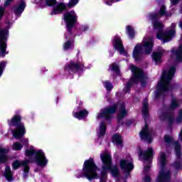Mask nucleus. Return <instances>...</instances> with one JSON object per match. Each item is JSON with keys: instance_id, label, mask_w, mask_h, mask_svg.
Masks as SVG:
<instances>
[{"instance_id": "obj_1", "label": "nucleus", "mask_w": 182, "mask_h": 182, "mask_svg": "<svg viewBox=\"0 0 182 182\" xmlns=\"http://www.w3.org/2000/svg\"><path fill=\"white\" fill-rule=\"evenodd\" d=\"M26 157H29L28 161H20L18 160L15 161L12 164V168L14 170H18L19 167H23V177L26 178L28 177V173H29V166H28V163H36L37 166H40V167H46L49 160L46 159V156H45V152L43 151L38 149L35 150L33 146H30V148L26 150Z\"/></svg>"}, {"instance_id": "obj_2", "label": "nucleus", "mask_w": 182, "mask_h": 182, "mask_svg": "<svg viewBox=\"0 0 182 182\" xmlns=\"http://www.w3.org/2000/svg\"><path fill=\"white\" fill-rule=\"evenodd\" d=\"M159 18V14H151L149 15V19H151L154 23V28L155 31H158L156 38L157 39L162 41L164 43H166V42H170L173 38V36L176 35V26H177V25L173 23L171 26V29L168 32L164 33V31H163L164 26L158 21Z\"/></svg>"}, {"instance_id": "obj_3", "label": "nucleus", "mask_w": 182, "mask_h": 182, "mask_svg": "<svg viewBox=\"0 0 182 182\" xmlns=\"http://www.w3.org/2000/svg\"><path fill=\"white\" fill-rule=\"evenodd\" d=\"M117 109H119L117 114L118 123L119 124H123V122H120V120L124 119L125 116H127V110H126L124 103L118 105L114 104L109 107L100 109V112L97 114L96 118L98 120H100V119L111 120V119H113L112 114H114Z\"/></svg>"}, {"instance_id": "obj_4", "label": "nucleus", "mask_w": 182, "mask_h": 182, "mask_svg": "<svg viewBox=\"0 0 182 182\" xmlns=\"http://www.w3.org/2000/svg\"><path fill=\"white\" fill-rule=\"evenodd\" d=\"M100 159L102 161V168L100 172V182H107V173L111 172L114 177L119 176V168L117 166L112 167V155L108 152H102L100 154Z\"/></svg>"}, {"instance_id": "obj_5", "label": "nucleus", "mask_w": 182, "mask_h": 182, "mask_svg": "<svg viewBox=\"0 0 182 182\" xmlns=\"http://www.w3.org/2000/svg\"><path fill=\"white\" fill-rule=\"evenodd\" d=\"M64 21L66 23L68 31V32L65 34V38L68 41L63 45V50H69V49H72V48H73V43L70 41L71 39H73L72 29L77 21V16L76 15L75 11L65 13L64 14Z\"/></svg>"}, {"instance_id": "obj_6", "label": "nucleus", "mask_w": 182, "mask_h": 182, "mask_svg": "<svg viewBox=\"0 0 182 182\" xmlns=\"http://www.w3.org/2000/svg\"><path fill=\"white\" fill-rule=\"evenodd\" d=\"M99 168L95 164V161L90 159L85 161L82 171H75V177L77 178H83L85 177L92 181L93 178H99Z\"/></svg>"}, {"instance_id": "obj_7", "label": "nucleus", "mask_w": 182, "mask_h": 182, "mask_svg": "<svg viewBox=\"0 0 182 182\" xmlns=\"http://www.w3.org/2000/svg\"><path fill=\"white\" fill-rule=\"evenodd\" d=\"M154 43L153 38L144 37L142 44H138L134 48L133 58L135 60H140L143 58V55H150L153 50Z\"/></svg>"}, {"instance_id": "obj_8", "label": "nucleus", "mask_w": 182, "mask_h": 182, "mask_svg": "<svg viewBox=\"0 0 182 182\" xmlns=\"http://www.w3.org/2000/svg\"><path fill=\"white\" fill-rule=\"evenodd\" d=\"M130 70L133 75L124 87L125 92H129L133 83H139L140 82L141 86H144L147 83V76L143 73L141 70L133 65L130 66Z\"/></svg>"}, {"instance_id": "obj_9", "label": "nucleus", "mask_w": 182, "mask_h": 182, "mask_svg": "<svg viewBox=\"0 0 182 182\" xmlns=\"http://www.w3.org/2000/svg\"><path fill=\"white\" fill-rule=\"evenodd\" d=\"M158 164L161 167V171L156 178V182H168L171 178V172L164 168V166L167 164V156H166V154L164 152L159 154Z\"/></svg>"}, {"instance_id": "obj_10", "label": "nucleus", "mask_w": 182, "mask_h": 182, "mask_svg": "<svg viewBox=\"0 0 182 182\" xmlns=\"http://www.w3.org/2000/svg\"><path fill=\"white\" fill-rule=\"evenodd\" d=\"M21 115H15L14 116L11 120L8 121L9 126H15L16 127V129H12L11 133L14 139H21V137H23L26 134V129H25V125L23 123L21 122Z\"/></svg>"}, {"instance_id": "obj_11", "label": "nucleus", "mask_w": 182, "mask_h": 182, "mask_svg": "<svg viewBox=\"0 0 182 182\" xmlns=\"http://www.w3.org/2000/svg\"><path fill=\"white\" fill-rule=\"evenodd\" d=\"M36 2V4H38L41 6L42 8L46 6H52V11L50 12V15H59V14H62L63 11H65L66 9V4L65 3L59 2L56 0H41L38 2Z\"/></svg>"}, {"instance_id": "obj_12", "label": "nucleus", "mask_w": 182, "mask_h": 182, "mask_svg": "<svg viewBox=\"0 0 182 182\" xmlns=\"http://www.w3.org/2000/svg\"><path fill=\"white\" fill-rule=\"evenodd\" d=\"M176 73V67H171L168 71H163L161 81L158 82V87L160 88L161 92H168L170 90V82Z\"/></svg>"}, {"instance_id": "obj_13", "label": "nucleus", "mask_w": 182, "mask_h": 182, "mask_svg": "<svg viewBox=\"0 0 182 182\" xmlns=\"http://www.w3.org/2000/svg\"><path fill=\"white\" fill-rule=\"evenodd\" d=\"M139 156L141 157V159H144L145 160L144 164V172L143 173L145 174V176L144 178V181L145 182H150V176L146 175L147 174V172L150 171V165H148L146 166V164L147 163L148 160H151L153 159V149L152 148H148V149L145 151H139Z\"/></svg>"}, {"instance_id": "obj_14", "label": "nucleus", "mask_w": 182, "mask_h": 182, "mask_svg": "<svg viewBox=\"0 0 182 182\" xmlns=\"http://www.w3.org/2000/svg\"><path fill=\"white\" fill-rule=\"evenodd\" d=\"M9 31L6 29L0 30V58H5V55H8L6 52V41Z\"/></svg>"}, {"instance_id": "obj_15", "label": "nucleus", "mask_w": 182, "mask_h": 182, "mask_svg": "<svg viewBox=\"0 0 182 182\" xmlns=\"http://www.w3.org/2000/svg\"><path fill=\"white\" fill-rule=\"evenodd\" d=\"M119 166L121 168V170L124 173H130L133 168H134V165H133V159H132V156H130V154H127L123 159L120 161Z\"/></svg>"}, {"instance_id": "obj_16", "label": "nucleus", "mask_w": 182, "mask_h": 182, "mask_svg": "<svg viewBox=\"0 0 182 182\" xmlns=\"http://www.w3.org/2000/svg\"><path fill=\"white\" fill-rule=\"evenodd\" d=\"M113 46L114 49L118 50V52L120 53V55H123L124 56H129V54H127V52L124 50V47L123 46V43H122V39L120 37L116 36L114 37L113 39Z\"/></svg>"}, {"instance_id": "obj_17", "label": "nucleus", "mask_w": 182, "mask_h": 182, "mask_svg": "<svg viewBox=\"0 0 182 182\" xmlns=\"http://www.w3.org/2000/svg\"><path fill=\"white\" fill-rule=\"evenodd\" d=\"M140 137L142 140L147 141V143H151V140H153V130L149 129L147 125H145L140 132Z\"/></svg>"}, {"instance_id": "obj_18", "label": "nucleus", "mask_w": 182, "mask_h": 182, "mask_svg": "<svg viewBox=\"0 0 182 182\" xmlns=\"http://www.w3.org/2000/svg\"><path fill=\"white\" fill-rule=\"evenodd\" d=\"M25 8H26V4L23 0H18L17 1V4L14 8V12L16 16H21L23 11H25Z\"/></svg>"}, {"instance_id": "obj_19", "label": "nucleus", "mask_w": 182, "mask_h": 182, "mask_svg": "<svg viewBox=\"0 0 182 182\" xmlns=\"http://www.w3.org/2000/svg\"><path fill=\"white\" fill-rule=\"evenodd\" d=\"M171 59L175 62H182V44L179 46L178 50L173 48L171 50Z\"/></svg>"}, {"instance_id": "obj_20", "label": "nucleus", "mask_w": 182, "mask_h": 182, "mask_svg": "<svg viewBox=\"0 0 182 182\" xmlns=\"http://www.w3.org/2000/svg\"><path fill=\"white\" fill-rule=\"evenodd\" d=\"M65 72H73V73H75V72H77L78 70H83V65L80 63V61H79L77 64L70 63V64L65 67Z\"/></svg>"}, {"instance_id": "obj_21", "label": "nucleus", "mask_w": 182, "mask_h": 182, "mask_svg": "<svg viewBox=\"0 0 182 182\" xmlns=\"http://www.w3.org/2000/svg\"><path fill=\"white\" fill-rule=\"evenodd\" d=\"M80 108L77 107V109H74L73 116L75 117V119H78V120H82V119H85V117H87V114H89V112L86 109L80 110L79 111Z\"/></svg>"}, {"instance_id": "obj_22", "label": "nucleus", "mask_w": 182, "mask_h": 182, "mask_svg": "<svg viewBox=\"0 0 182 182\" xmlns=\"http://www.w3.org/2000/svg\"><path fill=\"white\" fill-rule=\"evenodd\" d=\"M8 153H9V149L0 147V164L8 163V161L9 160Z\"/></svg>"}, {"instance_id": "obj_23", "label": "nucleus", "mask_w": 182, "mask_h": 182, "mask_svg": "<svg viewBox=\"0 0 182 182\" xmlns=\"http://www.w3.org/2000/svg\"><path fill=\"white\" fill-rule=\"evenodd\" d=\"M112 141L114 144H116L117 147H122L123 146V139L122 136L119 134H115L112 136Z\"/></svg>"}, {"instance_id": "obj_24", "label": "nucleus", "mask_w": 182, "mask_h": 182, "mask_svg": "<svg viewBox=\"0 0 182 182\" xmlns=\"http://www.w3.org/2000/svg\"><path fill=\"white\" fill-rule=\"evenodd\" d=\"M106 124L105 122H101L99 128L97 129V134L98 137H104L106 134Z\"/></svg>"}, {"instance_id": "obj_25", "label": "nucleus", "mask_w": 182, "mask_h": 182, "mask_svg": "<svg viewBox=\"0 0 182 182\" xmlns=\"http://www.w3.org/2000/svg\"><path fill=\"white\" fill-rule=\"evenodd\" d=\"M163 53H164V50H162L159 53L155 52L152 54V59L154 60L156 65H159V63H161V56H163Z\"/></svg>"}, {"instance_id": "obj_26", "label": "nucleus", "mask_w": 182, "mask_h": 182, "mask_svg": "<svg viewBox=\"0 0 182 182\" xmlns=\"http://www.w3.org/2000/svg\"><path fill=\"white\" fill-rule=\"evenodd\" d=\"M4 177L9 181H14V177H13V175H12V171H11V167H9L8 166H6V168H5Z\"/></svg>"}, {"instance_id": "obj_27", "label": "nucleus", "mask_w": 182, "mask_h": 182, "mask_svg": "<svg viewBox=\"0 0 182 182\" xmlns=\"http://www.w3.org/2000/svg\"><path fill=\"white\" fill-rule=\"evenodd\" d=\"M148 103H149V101L147 99L144 100L143 103H142V113H143L144 117H146V116H147V114H149Z\"/></svg>"}, {"instance_id": "obj_28", "label": "nucleus", "mask_w": 182, "mask_h": 182, "mask_svg": "<svg viewBox=\"0 0 182 182\" xmlns=\"http://www.w3.org/2000/svg\"><path fill=\"white\" fill-rule=\"evenodd\" d=\"M175 145V151H176V157L177 159H181V148L180 146V144H178V141H176L174 143Z\"/></svg>"}, {"instance_id": "obj_29", "label": "nucleus", "mask_w": 182, "mask_h": 182, "mask_svg": "<svg viewBox=\"0 0 182 182\" xmlns=\"http://www.w3.org/2000/svg\"><path fill=\"white\" fill-rule=\"evenodd\" d=\"M127 33L129 39H133V38H134V35H135L134 29L132 26H128L127 27Z\"/></svg>"}, {"instance_id": "obj_30", "label": "nucleus", "mask_w": 182, "mask_h": 182, "mask_svg": "<svg viewBox=\"0 0 182 182\" xmlns=\"http://www.w3.org/2000/svg\"><path fill=\"white\" fill-rule=\"evenodd\" d=\"M180 106V101L178 100L173 98L172 100L171 104L170 105V110H174L176 107Z\"/></svg>"}, {"instance_id": "obj_31", "label": "nucleus", "mask_w": 182, "mask_h": 182, "mask_svg": "<svg viewBox=\"0 0 182 182\" xmlns=\"http://www.w3.org/2000/svg\"><path fill=\"white\" fill-rule=\"evenodd\" d=\"M109 69L112 72H114L116 75H120V70H119V65L116 63H112L111 65H109Z\"/></svg>"}, {"instance_id": "obj_32", "label": "nucleus", "mask_w": 182, "mask_h": 182, "mask_svg": "<svg viewBox=\"0 0 182 182\" xmlns=\"http://www.w3.org/2000/svg\"><path fill=\"white\" fill-rule=\"evenodd\" d=\"M12 149L13 150H15V151H21L22 149H23V145H22V144L18 142V141H16L12 145Z\"/></svg>"}, {"instance_id": "obj_33", "label": "nucleus", "mask_w": 182, "mask_h": 182, "mask_svg": "<svg viewBox=\"0 0 182 182\" xmlns=\"http://www.w3.org/2000/svg\"><path fill=\"white\" fill-rule=\"evenodd\" d=\"M159 117L161 120H166V119H168V120L171 123L173 122V117L168 116L167 114L164 112H161L159 114Z\"/></svg>"}, {"instance_id": "obj_34", "label": "nucleus", "mask_w": 182, "mask_h": 182, "mask_svg": "<svg viewBox=\"0 0 182 182\" xmlns=\"http://www.w3.org/2000/svg\"><path fill=\"white\" fill-rule=\"evenodd\" d=\"M159 14L161 16H171V14L170 13H166V6H162L160 9V11H159Z\"/></svg>"}, {"instance_id": "obj_35", "label": "nucleus", "mask_w": 182, "mask_h": 182, "mask_svg": "<svg viewBox=\"0 0 182 182\" xmlns=\"http://www.w3.org/2000/svg\"><path fill=\"white\" fill-rule=\"evenodd\" d=\"M103 85L107 91H110V90H112V89H113V84H112V82H110L109 81H105L103 82Z\"/></svg>"}, {"instance_id": "obj_36", "label": "nucleus", "mask_w": 182, "mask_h": 182, "mask_svg": "<svg viewBox=\"0 0 182 182\" xmlns=\"http://www.w3.org/2000/svg\"><path fill=\"white\" fill-rule=\"evenodd\" d=\"M5 68H6V62L3 61L0 63V77L2 76V73H4V70H5Z\"/></svg>"}, {"instance_id": "obj_37", "label": "nucleus", "mask_w": 182, "mask_h": 182, "mask_svg": "<svg viewBox=\"0 0 182 182\" xmlns=\"http://www.w3.org/2000/svg\"><path fill=\"white\" fill-rule=\"evenodd\" d=\"M79 2V0H70L68 3L69 8H73L75 5H77Z\"/></svg>"}, {"instance_id": "obj_38", "label": "nucleus", "mask_w": 182, "mask_h": 182, "mask_svg": "<svg viewBox=\"0 0 182 182\" xmlns=\"http://www.w3.org/2000/svg\"><path fill=\"white\" fill-rule=\"evenodd\" d=\"M164 139H165V141L166 143H168V144H170V143H171V141H173V137H171L170 136L166 135L164 136Z\"/></svg>"}, {"instance_id": "obj_39", "label": "nucleus", "mask_w": 182, "mask_h": 182, "mask_svg": "<svg viewBox=\"0 0 182 182\" xmlns=\"http://www.w3.org/2000/svg\"><path fill=\"white\" fill-rule=\"evenodd\" d=\"M21 143H23L24 146H28L29 144V139L25 138L24 140L20 139Z\"/></svg>"}, {"instance_id": "obj_40", "label": "nucleus", "mask_w": 182, "mask_h": 182, "mask_svg": "<svg viewBox=\"0 0 182 182\" xmlns=\"http://www.w3.org/2000/svg\"><path fill=\"white\" fill-rule=\"evenodd\" d=\"M87 29H89V26L87 25H82L80 28V30L82 31V32H86V31H87Z\"/></svg>"}, {"instance_id": "obj_41", "label": "nucleus", "mask_w": 182, "mask_h": 182, "mask_svg": "<svg viewBox=\"0 0 182 182\" xmlns=\"http://www.w3.org/2000/svg\"><path fill=\"white\" fill-rule=\"evenodd\" d=\"M5 12V9L4 7H0V21L4 16V13Z\"/></svg>"}, {"instance_id": "obj_42", "label": "nucleus", "mask_w": 182, "mask_h": 182, "mask_svg": "<svg viewBox=\"0 0 182 182\" xmlns=\"http://www.w3.org/2000/svg\"><path fill=\"white\" fill-rule=\"evenodd\" d=\"M14 2V0H6L4 3L5 6H9V5H11Z\"/></svg>"}, {"instance_id": "obj_43", "label": "nucleus", "mask_w": 182, "mask_h": 182, "mask_svg": "<svg viewBox=\"0 0 182 182\" xmlns=\"http://www.w3.org/2000/svg\"><path fill=\"white\" fill-rule=\"evenodd\" d=\"M171 5H177L180 0H170Z\"/></svg>"}, {"instance_id": "obj_44", "label": "nucleus", "mask_w": 182, "mask_h": 182, "mask_svg": "<svg viewBox=\"0 0 182 182\" xmlns=\"http://www.w3.org/2000/svg\"><path fill=\"white\" fill-rule=\"evenodd\" d=\"M173 166L176 167V168H181V167L180 162H175Z\"/></svg>"}, {"instance_id": "obj_45", "label": "nucleus", "mask_w": 182, "mask_h": 182, "mask_svg": "<svg viewBox=\"0 0 182 182\" xmlns=\"http://www.w3.org/2000/svg\"><path fill=\"white\" fill-rule=\"evenodd\" d=\"M35 172H36V173H38V169H35Z\"/></svg>"}, {"instance_id": "obj_46", "label": "nucleus", "mask_w": 182, "mask_h": 182, "mask_svg": "<svg viewBox=\"0 0 182 182\" xmlns=\"http://www.w3.org/2000/svg\"><path fill=\"white\" fill-rule=\"evenodd\" d=\"M110 56H113V53H112V54H110Z\"/></svg>"}, {"instance_id": "obj_47", "label": "nucleus", "mask_w": 182, "mask_h": 182, "mask_svg": "<svg viewBox=\"0 0 182 182\" xmlns=\"http://www.w3.org/2000/svg\"><path fill=\"white\" fill-rule=\"evenodd\" d=\"M117 1H120V0H116Z\"/></svg>"}]
</instances>
